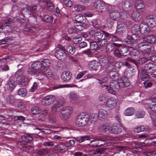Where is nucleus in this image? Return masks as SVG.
<instances>
[{"label": "nucleus", "instance_id": "nucleus-1", "mask_svg": "<svg viewBox=\"0 0 156 156\" xmlns=\"http://www.w3.org/2000/svg\"><path fill=\"white\" fill-rule=\"evenodd\" d=\"M90 119L87 114H81L78 115L76 121V125L79 127L86 125Z\"/></svg>", "mask_w": 156, "mask_h": 156}, {"label": "nucleus", "instance_id": "nucleus-2", "mask_svg": "<svg viewBox=\"0 0 156 156\" xmlns=\"http://www.w3.org/2000/svg\"><path fill=\"white\" fill-rule=\"evenodd\" d=\"M40 70L42 72H46L48 70L49 66L50 64V62L48 59H43L41 63L36 62Z\"/></svg>", "mask_w": 156, "mask_h": 156}, {"label": "nucleus", "instance_id": "nucleus-3", "mask_svg": "<svg viewBox=\"0 0 156 156\" xmlns=\"http://www.w3.org/2000/svg\"><path fill=\"white\" fill-rule=\"evenodd\" d=\"M55 100V98L54 96L48 95L43 98L41 103L44 106H48L53 104Z\"/></svg>", "mask_w": 156, "mask_h": 156}, {"label": "nucleus", "instance_id": "nucleus-4", "mask_svg": "<svg viewBox=\"0 0 156 156\" xmlns=\"http://www.w3.org/2000/svg\"><path fill=\"white\" fill-rule=\"evenodd\" d=\"M89 33L92 36V38L97 42L103 37V33L100 31L92 30L90 31Z\"/></svg>", "mask_w": 156, "mask_h": 156}, {"label": "nucleus", "instance_id": "nucleus-5", "mask_svg": "<svg viewBox=\"0 0 156 156\" xmlns=\"http://www.w3.org/2000/svg\"><path fill=\"white\" fill-rule=\"evenodd\" d=\"M37 66L36 62L32 64L31 67L29 68L27 72V75L29 76L35 75L37 72L38 70H40Z\"/></svg>", "mask_w": 156, "mask_h": 156}, {"label": "nucleus", "instance_id": "nucleus-6", "mask_svg": "<svg viewBox=\"0 0 156 156\" xmlns=\"http://www.w3.org/2000/svg\"><path fill=\"white\" fill-rule=\"evenodd\" d=\"M126 29V27L124 23L119 22L118 23L116 32L119 35H122Z\"/></svg>", "mask_w": 156, "mask_h": 156}, {"label": "nucleus", "instance_id": "nucleus-7", "mask_svg": "<svg viewBox=\"0 0 156 156\" xmlns=\"http://www.w3.org/2000/svg\"><path fill=\"white\" fill-rule=\"evenodd\" d=\"M138 72L141 80L146 81L149 79L150 76L148 74L147 72L144 70L143 68L140 69L138 70Z\"/></svg>", "mask_w": 156, "mask_h": 156}, {"label": "nucleus", "instance_id": "nucleus-8", "mask_svg": "<svg viewBox=\"0 0 156 156\" xmlns=\"http://www.w3.org/2000/svg\"><path fill=\"white\" fill-rule=\"evenodd\" d=\"M55 56L59 60H66L67 58V56L64 51L61 50H56L55 53Z\"/></svg>", "mask_w": 156, "mask_h": 156}, {"label": "nucleus", "instance_id": "nucleus-9", "mask_svg": "<svg viewBox=\"0 0 156 156\" xmlns=\"http://www.w3.org/2000/svg\"><path fill=\"white\" fill-rule=\"evenodd\" d=\"M54 148L58 152H64L67 151L68 146L66 144L61 143L55 146Z\"/></svg>", "mask_w": 156, "mask_h": 156}, {"label": "nucleus", "instance_id": "nucleus-10", "mask_svg": "<svg viewBox=\"0 0 156 156\" xmlns=\"http://www.w3.org/2000/svg\"><path fill=\"white\" fill-rule=\"evenodd\" d=\"M116 100L111 98L108 99L106 103V106L109 110H111L116 107Z\"/></svg>", "mask_w": 156, "mask_h": 156}, {"label": "nucleus", "instance_id": "nucleus-11", "mask_svg": "<svg viewBox=\"0 0 156 156\" xmlns=\"http://www.w3.org/2000/svg\"><path fill=\"white\" fill-rule=\"evenodd\" d=\"M147 23L151 27H153L156 26V17L154 16H147L146 17Z\"/></svg>", "mask_w": 156, "mask_h": 156}, {"label": "nucleus", "instance_id": "nucleus-12", "mask_svg": "<svg viewBox=\"0 0 156 156\" xmlns=\"http://www.w3.org/2000/svg\"><path fill=\"white\" fill-rule=\"evenodd\" d=\"M105 3L100 0H96L94 2L95 7L101 12H103L102 10L105 8Z\"/></svg>", "mask_w": 156, "mask_h": 156}, {"label": "nucleus", "instance_id": "nucleus-13", "mask_svg": "<svg viewBox=\"0 0 156 156\" xmlns=\"http://www.w3.org/2000/svg\"><path fill=\"white\" fill-rule=\"evenodd\" d=\"M16 81L18 85L24 86L28 82V80L27 78L23 75H20L17 77Z\"/></svg>", "mask_w": 156, "mask_h": 156}, {"label": "nucleus", "instance_id": "nucleus-14", "mask_svg": "<svg viewBox=\"0 0 156 156\" xmlns=\"http://www.w3.org/2000/svg\"><path fill=\"white\" fill-rule=\"evenodd\" d=\"M122 46L121 44H116L113 43L111 44H108L106 46V50L108 52H111L115 50L117 47H120Z\"/></svg>", "mask_w": 156, "mask_h": 156}, {"label": "nucleus", "instance_id": "nucleus-15", "mask_svg": "<svg viewBox=\"0 0 156 156\" xmlns=\"http://www.w3.org/2000/svg\"><path fill=\"white\" fill-rule=\"evenodd\" d=\"M143 41L151 44L156 42V37L153 35L149 34L143 37Z\"/></svg>", "mask_w": 156, "mask_h": 156}, {"label": "nucleus", "instance_id": "nucleus-16", "mask_svg": "<svg viewBox=\"0 0 156 156\" xmlns=\"http://www.w3.org/2000/svg\"><path fill=\"white\" fill-rule=\"evenodd\" d=\"M119 82L121 87L123 88L125 87H127L130 85V82L126 77L123 76L121 77Z\"/></svg>", "mask_w": 156, "mask_h": 156}, {"label": "nucleus", "instance_id": "nucleus-17", "mask_svg": "<svg viewBox=\"0 0 156 156\" xmlns=\"http://www.w3.org/2000/svg\"><path fill=\"white\" fill-rule=\"evenodd\" d=\"M109 130V133L117 134L121 132V127L119 125L113 126L110 127Z\"/></svg>", "mask_w": 156, "mask_h": 156}, {"label": "nucleus", "instance_id": "nucleus-18", "mask_svg": "<svg viewBox=\"0 0 156 156\" xmlns=\"http://www.w3.org/2000/svg\"><path fill=\"white\" fill-rule=\"evenodd\" d=\"M122 7L126 11H129L133 8L132 2L128 0L125 1L122 3Z\"/></svg>", "mask_w": 156, "mask_h": 156}, {"label": "nucleus", "instance_id": "nucleus-19", "mask_svg": "<svg viewBox=\"0 0 156 156\" xmlns=\"http://www.w3.org/2000/svg\"><path fill=\"white\" fill-rule=\"evenodd\" d=\"M72 77V74L69 71H64L62 74L61 77L64 81H68L70 80Z\"/></svg>", "mask_w": 156, "mask_h": 156}, {"label": "nucleus", "instance_id": "nucleus-20", "mask_svg": "<svg viewBox=\"0 0 156 156\" xmlns=\"http://www.w3.org/2000/svg\"><path fill=\"white\" fill-rule=\"evenodd\" d=\"M155 67V64L149 62L144 65V68L143 69L144 70H145L147 72L148 71L149 72L150 70H151V71H152L153 72L156 71Z\"/></svg>", "mask_w": 156, "mask_h": 156}, {"label": "nucleus", "instance_id": "nucleus-21", "mask_svg": "<svg viewBox=\"0 0 156 156\" xmlns=\"http://www.w3.org/2000/svg\"><path fill=\"white\" fill-rule=\"evenodd\" d=\"M110 126L104 124H101L99 127L98 129L102 133L108 134L109 133Z\"/></svg>", "mask_w": 156, "mask_h": 156}, {"label": "nucleus", "instance_id": "nucleus-22", "mask_svg": "<svg viewBox=\"0 0 156 156\" xmlns=\"http://www.w3.org/2000/svg\"><path fill=\"white\" fill-rule=\"evenodd\" d=\"M135 6L137 10H139L141 9V11L142 12L144 11V6L142 0H138L136 2Z\"/></svg>", "mask_w": 156, "mask_h": 156}, {"label": "nucleus", "instance_id": "nucleus-23", "mask_svg": "<svg viewBox=\"0 0 156 156\" xmlns=\"http://www.w3.org/2000/svg\"><path fill=\"white\" fill-rule=\"evenodd\" d=\"M130 47H127L125 46H122L120 48V51H121V53L122 55L126 56L129 55L130 49L129 48Z\"/></svg>", "mask_w": 156, "mask_h": 156}, {"label": "nucleus", "instance_id": "nucleus-24", "mask_svg": "<svg viewBox=\"0 0 156 156\" xmlns=\"http://www.w3.org/2000/svg\"><path fill=\"white\" fill-rule=\"evenodd\" d=\"M99 64L97 61L92 60L89 63V68L91 70H96L98 66H99Z\"/></svg>", "mask_w": 156, "mask_h": 156}, {"label": "nucleus", "instance_id": "nucleus-25", "mask_svg": "<svg viewBox=\"0 0 156 156\" xmlns=\"http://www.w3.org/2000/svg\"><path fill=\"white\" fill-rule=\"evenodd\" d=\"M108 115V112L105 109H101L98 112V117L100 120H102L106 118Z\"/></svg>", "mask_w": 156, "mask_h": 156}, {"label": "nucleus", "instance_id": "nucleus-26", "mask_svg": "<svg viewBox=\"0 0 156 156\" xmlns=\"http://www.w3.org/2000/svg\"><path fill=\"white\" fill-rule=\"evenodd\" d=\"M131 17L133 20L136 21H139L141 19L140 13L136 11H133L132 13Z\"/></svg>", "mask_w": 156, "mask_h": 156}, {"label": "nucleus", "instance_id": "nucleus-27", "mask_svg": "<svg viewBox=\"0 0 156 156\" xmlns=\"http://www.w3.org/2000/svg\"><path fill=\"white\" fill-rule=\"evenodd\" d=\"M86 20L85 16L80 14H78L75 17V20L78 23H84Z\"/></svg>", "mask_w": 156, "mask_h": 156}, {"label": "nucleus", "instance_id": "nucleus-28", "mask_svg": "<svg viewBox=\"0 0 156 156\" xmlns=\"http://www.w3.org/2000/svg\"><path fill=\"white\" fill-rule=\"evenodd\" d=\"M129 48L131 49V50H130L129 55H130L135 58H138L140 56V53L138 51L131 47H129Z\"/></svg>", "mask_w": 156, "mask_h": 156}, {"label": "nucleus", "instance_id": "nucleus-29", "mask_svg": "<svg viewBox=\"0 0 156 156\" xmlns=\"http://www.w3.org/2000/svg\"><path fill=\"white\" fill-rule=\"evenodd\" d=\"M111 87H113L115 90L116 91H118L119 90L121 86L120 85L119 83H118L115 80L112 81L110 84Z\"/></svg>", "mask_w": 156, "mask_h": 156}, {"label": "nucleus", "instance_id": "nucleus-30", "mask_svg": "<svg viewBox=\"0 0 156 156\" xmlns=\"http://www.w3.org/2000/svg\"><path fill=\"white\" fill-rule=\"evenodd\" d=\"M21 138L26 143H30L33 140V138L32 136L30 134L29 135L28 134L22 136Z\"/></svg>", "mask_w": 156, "mask_h": 156}, {"label": "nucleus", "instance_id": "nucleus-31", "mask_svg": "<svg viewBox=\"0 0 156 156\" xmlns=\"http://www.w3.org/2000/svg\"><path fill=\"white\" fill-rule=\"evenodd\" d=\"M140 33L146 34L149 31V28L145 23H142L140 24Z\"/></svg>", "mask_w": 156, "mask_h": 156}, {"label": "nucleus", "instance_id": "nucleus-32", "mask_svg": "<svg viewBox=\"0 0 156 156\" xmlns=\"http://www.w3.org/2000/svg\"><path fill=\"white\" fill-rule=\"evenodd\" d=\"M62 108L56 104L54 105L51 108V111L54 114H56L61 111Z\"/></svg>", "mask_w": 156, "mask_h": 156}, {"label": "nucleus", "instance_id": "nucleus-33", "mask_svg": "<svg viewBox=\"0 0 156 156\" xmlns=\"http://www.w3.org/2000/svg\"><path fill=\"white\" fill-rule=\"evenodd\" d=\"M72 108L71 107L66 106L62 108L61 111L64 113H65L67 115L70 116L71 114L72 113Z\"/></svg>", "mask_w": 156, "mask_h": 156}, {"label": "nucleus", "instance_id": "nucleus-34", "mask_svg": "<svg viewBox=\"0 0 156 156\" xmlns=\"http://www.w3.org/2000/svg\"><path fill=\"white\" fill-rule=\"evenodd\" d=\"M135 111L134 108L133 107L128 108L125 110L124 114L126 116H131L134 114Z\"/></svg>", "mask_w": 156, "mask_h": 156}, {"label": "nucleus", "instance_id": "nucleus-35", "mask_svg": "<svg viewBox=\"0 0 156 156\" xmlns=\"http://www.w3.org/2000/svg\"><path fill=\"white\" fill-rule=\"evenodd\" d=\"M90 49L92 50H99L100 49L98 45L97 42L95 41H91L90 43Z\"/></svg>", "mask_w": 156, "mask_h": 156}, {"label": "nucleus", "instance_id": "nucleus-36", "mask_svg": "<svg viewBox=\"0 0 156 156\" xmlns=\"http://www.w3.org/2000/svg\"><path fill=\"white\" fill-rule=\"evenodd\" d=\"M119 16V13L116 11H113L110 13V18L115 20Z\"/></svg>", "mask_w": 156, "mask_h": 156}, {"label": "nucleus", "instance_id": "nucleus-37", "mask_svg": "<svg viewBox=\"0 0 156 156\" xmlns=\"http://www.w3.org/2000/svg\"><path fill=\"white\" fill-rule=\"evenodd\" d=\"M68 32L70 34L76 35L78 34V30H76V27L68 28Z\"/></svg>", "mask_w": 156, "mask_h": 156}, {"label": "nucleus", "instance_id": "nucleus-38", "mask_svg": "<svg viewBox=\"0 0 156 156\" xmlns=\"http://www.w3.org/2000/svg\"><path fill=\"white\" fill-rule=\"evenodd\" d=\"M15 82L13 80H10L8 83L7 88L10 90H13L16 86Z\"/></svg>", "mask_w": 156, "mask_h": 156}, {"label": "nucleus", "instance_id": "nucleus-39", "mask_svg": "<svg viewBox=\"0 0 156 156\" xmlns=\"http://www.w3.org/2000/svg\"><path fill=\"white\" fill-rule=\"evenodd\" d=\"M17 93L19 95H21L22 96H26L27 94V91L25 88H21L19 89L18 90Z\"/></svg>", "mask_w": 156, "mask_h": 156}, {"label": "nucleus", "instance_id": "nucleus-40", "mask_svg": "<svg viewBox=\"0 0 156 156\" xmlns=\"http://www.w3.org/2000/svg\"><path fill=\"white\" fill-rule=\"evenodd\" d=\"M69 98L72 100L76 101L79 99V96L75 92H72L69 94Z\"/></svg>", "mask_w": 156, "mask_h": 156}, {"label": "nucleus", "instance_id": "nucleus-41", "mask_svg": "<svg viewBox=\"0 0 156 156\" xmlns=\"http://www.w3.org/2000/svg\"><path fill=\"white\" fill-rule=\"evenodd\" d=\"M6 101L8 104H12L15 102L13 96L9 95L5 98Z\"/></svg>", "mask_w": 156, "mask_h": 156}, {"label": "nucleus", "instance_id": "nucleus-42", "mask_svg": "<svg viewBox=\"0 0 156 156\" xmlns=\"http://www.w3.org/2000/svg\"><path fill=\"white\" fill-rule=\"evenodd\" d=\"M86 27V25L85 23H82L80 24L76 25V28L78 30V34L80 31H82L85 29Z\"/></svg>", "mask_w": 156, "mask_h": 156}, {"label": "nucleus", "instance_id": "nucleus-43", "mask_svg": "<svg viewBox=\"0 0 156 156\" xmlns=\"http://www.w3.org/2000/svg\"><path fill=\"white\" fill-rule=\"evenodd\" d=\"M66 50L67 52L72 55L76 51L75 48L74 47L73 48L72 46L70 45L67 46L66 48Z\"/></svg>", "mask_w": 156, "mask_h": 156}, {"label": "nucleus", "instance_id": "nucleus-44", "mask_svg": "<svg viewBox=\"0 0 156 156\" xmlns=\"http://www.w3.org/2000/svg\"><path fill=\"white\" fill-rule=\"evenodd\" d=\"M132 30L134 33H140V25L135 24L132 27Z\"/></svg>", "mask_w": 156, "mask_h": 156}, {"label": "nucleus", "instance_id": "nucleus-45", "mask_svg": "<svg viewBox=\"0 0 156 156\" xmlns=\"http://www.w3.org/2000/svg\"><path fill=\"white\" fill-rule=\"evenodd\" d=\"M43 73V72H41L40 70H38L36 74L35 75L37 76V79L39 80H42L44 79V75Z\"/></svg>", "mask_w": 156, "mask_h": 156}, {"label": "nucleus", "instance_id": "nucleus-46", "mask_svg": "<svg viewBox=\"0 0 156 156\" xmlns=\"http://www.w3.org/2000/svg\"><path fill=\"white\" fill-rule=\"evenodd\" d=\"M132 145L134 146V147H143L145 146V144L144 143L134 142L132 143Z\"/></svg>", "mask_w": 156, "mask_h": 156}, {"label": "nucleus", "instance_id": "nucleus-47", "mask_svg": "<svg viewBox=\"0 0 156 156\" xmlns=\"http://www.w3.org/2000/svg\"><path fill=\"white\" fill-rule=\"evenodd\" d=\"M43 16L44 20L46 22L51 23L52 22L53 19L51 16H50L47 15H44Z\"/></svg>", "mask_w": 156, "mask_h": 156}, {"label": "nucleus", "instance_id": "nucleus-48", "mask_svg": "<svg viewBox=\"0 0 156 156\" xmlns=\"http://www.w3.org/2000/svg\"><path fill=\"white\" fill-rule=\"evenodd\" d=\"M115 20L110 18H108L107 20V25L108 27L109 28L112 27L114 23Z\"/></svg>", "mask_w": 156, "mask_h": 156}, {"label": "nucleus", "instance_id": "nucleus-49", "mask_svg": "<svg viewBox=\"0 0 156 156\" xmlns=\"http://www.w3.org/2000/svg\"><path fill=\"white\" fill-rule=\"evenodd\" d=\"M97 43H98L100 45L103 47L104 46L107 44V41L105 38L103 37L98 41H97Z\"/></svg>", "mask_w": 156, "mask_h": 156}, {"label": "nucleus", "instance_id": "nucleus-50", "mask_svg": "<svg viewBox=\"0 0 156 156\" xmlns=\"http://www.w3.org/2000/svg\"><path fill=\"white\" fill-rule=\"evenodd\" d=\"M107 148H98L96 149L95 152V154H103L106 152Z\"/></svg>", "mask_w": 156, "mask_h": 156}, {"label": "nucleus", "instance_id": "nucleus-51", "mask_svg": "<svg viewBox=\"0 0 156 156\" xmlns=\"http://www.w3.org/2000/svg\"><path fill=\"white\" fill-rule=\"evenodd\" d=\"M75 9L77 11L79 12H81L84 11L85 10V8L84 6H82L81 5H76L74 7Z\"/></svg>", "mask_w": 156, "mask_h": 156}, {"label": "nucleus", "instance_id": "nucleus-52", "mask_svg": "<svg viewBox=\"0 0 156 156\" xmlns=\"http://www.w3.org/2000/svg\"><path fill=\"white\" fill-rule=\"evenodd\" d=\"M147 46V45L145 44H140L139 45L138 48L139 50L143 52L144 51H146L148 49Z\"/></svg>", "mask_w": 156, "mask_h": 156}, {"label": "nucleus", "instance_id": "nucleus-53", "mask_svg": "<svg viewBox=\"0 0 156 156\" xmlns=\"http://www.w3.org/2000/svg\"><path fill=\"white\" fill-rule=\"evenodd\" d=\"M48 153V151L47 149H41L37 152L38 154L41 155H44L47 154Z\"/></svg>", "mask_w": 156, "mask_h": 156}, {"label": "nucleus", "instance_id": "nucleus-54", "mask_svg": "<svg viewBox=\"0 0 156 156\" xmlns=\"http://www.w3.org/2000/svg\"><path fill=\"white\" fill-rule=\"evenodd\" d=\"M70 116L66 114L65 113L61 112L60 115V118L63 120H66L69 119Z\"/></svg>", "mask_w": 156, "mask_h": 156}, {"label": "nucleus", "instance_id": "nucleus-55", "mask_svg": "<svg viewBox=\"0 0 156 156\" xmlns=\"http://www.w3.org/2000/svg\"><path fill=\"white\" fill-rule=\"evenodd\" d=\"M145 115L144 111H137L136 113V116L137 118H143Z\"/></svg>", "mask_w": 156, "mask_h": 156}, {"label": "nucleus", "instance_id": "nucleus-56", "mask_svg": "<svg viewBox=\"0 0 156 156\" xmlns=\"http://www.w3.org/2000/svg\"><path fill=\"white\" fill-rule=\"evenodd\" d=\"M47 9L49 11H52L53 10L54 8V5L52 3L48 1L47 2Z\"/></svg>", "mask_w": 156, "mask_h": 156}, {"label": "nucleus", "instance_id": "nucleus-57", "mask_svg": "<svg viewBox=\"0 0 156 156\" xmlns=\"http://www.w3.org/2000/svg\"><path fill=\"white\" fill-rule=\"evenodd\" d=\"M110 76L113 79H118V74L116 71H114L111 72L109 73Z\"/></svg>", "mask_w": 156, "mask_h": 156}, {"label": "nucleus", "instance_id": "nucleus-58", "mask_svg": "<svg viewBox=\"0 0 156 156\" xmlns=\"http://www.w3.org/2000/svg\"><path fill=\"white\" fill-rule=\"evenodd\" d=\"M120 52L121 51H120V49L119 50V49L116 48L114 51V54L115 56L120 58L122 56Z\"/></svg>", "mask_w": 156, "mask_h": 156}, {"label": "nucleus", "instance_id": "nucleus-59", "mask_svg": "<svg viewBox=\"0 0 156 156\" xmlns=\"http://www.w3.org/2000/svg\"><path fill=\"white\" fill-rule=\"evenodd\" d=\"M145 129V128L144 126H142L140 127H137L134 129V131L136 133H140L141 132L144 131Z\"/></svg>", "mask_w": 156, "mask_h": 156}, {"label": "nucleus", "instance_id": "nucleus-60", "mask_svg": "<svg viewBox=\"0 0 156 156\" xmlns=\"http://www.w3.org/2000/svg\"><path fill=\"white\" fill-rule=\"evenodd\" d=\"M82 40V37H74L73 39V41L75 44H77Z\"/></svg>", "mask_w": 156, "mask_h": 156}, {"label": "nucleus", "instance_id": "nucleus-61", "mask_svg": "<svg viewBox=\"0 0 156 156\" xmlns=\"http://www.w3.org/2000/svg\"><path fill=\"white\" fill-rule=\"evenodd\" d=\"M13 22L11 18H8L4 21V24H6V26H8V24H12Z\"/></svg>", "mask_w": 156, "mask_h": 156}, {"label": "nucleus", "instance_id": "nucleus-62", "mask_svg": "<svg viewBox=\"0 0 156 156\" xmlns=\"http://www.w3.org/2000/svg\"><path fill=\"white\" fill-rule=\"evenodd\" d=\"M90 140V137L88 136H84L80 137V139L78 140L79 143H80L85 140Z\"/></svg>", "mask_w": 156, "mask_h": 156}, {"label": "nucleus", "instance_id": "nucleus-63", "mask_svg": "<svg viewBox=\"0 0 156 156\" xmlns=\"http://www.w3.org/2000/svg\"><path fill=\"white\" fill-rule=\"evenodd\" d=\"M65 103V100L63 99H60L58 101V103H56L57 105H58L59 107H61V108H62L63 105H64Z\"/></svg>", "mask_w": 156, "mask_h": 156}, {"label": "nucleus", "instance_id": "nucleus-64", "mask_svg": "<svg viewBox=\"0 0 156 156\" xmlns=\"http://www.w3.org/2000/svg\"><path fill=\"white\" fill-rule=\"evenodd\" d=\"M148 60V59L145 57L139 59V63L140 64H144Z\"/></svg>", "mask_w": 156, "mask_h": 156}]
</instances>
